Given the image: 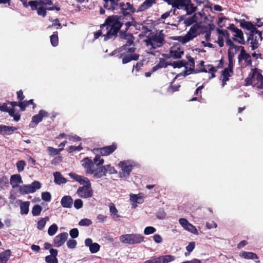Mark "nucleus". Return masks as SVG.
I'll use <instances>...</instances> for the list:
<instances>
[{"instance_id":"obj_1","label":"nucleus","mask_w":263,"mask_h":263,"mask_svg":"<svg viewBox=\"0 0 263 263\" xmlns=\"http://www.w3.org/2000/svg\"><path fill=\"white\" fill-rule=\"evenodd\" d=\"M187 61L182 60V67H184V70L182 72V75L185 77L192 72L196 73L200 72H208L211 75L209 77V79L216 77L215 74L216 72V68L212 65H204V62L201 61L199 64L197 65V68L195 69V62L193 58L187 55L186 56Z\"/></svg>"},{"instance_id":"obj_2","label":"nucleus","mask_w":263,"mask_h":263,"mask_svg":"<svg viewBox=\"0 0 263 263\" xmlns=\"http://www.w3.org/2000/svg\"><path fill=\"white\" fill-rule=\"evenodd\" d=\"M121 20V16H109L106 20L105 24L101 26V30L95 33V39H97L102 35L104 37V40L106 41L116 35L122 25Z\"/></svg>"},{"instance_id":"obj_3","label":"nucleus","mask_w":263,"mask_h":263,"mask_svg":"<svg viewBox=\"0 0 263 263\" xmlns=\"http://www.w3.org/2000/svg\"><path fill=\"white\" fill-rule=\"evenodd\" d=\"M68 175L76 181L83 184V186L79 187L77 191V194L79 197L86 199L92 196L93 191L91 187V184L87 177L74 173H70Z\"/></svg>"},{"instance_id":"obj_4","label":"nucleus","mask_w":263,"mask_h":263,"mask_svg":"<svg viewBox=\"0 0 263 263\" xmlns=\"http://www.w3.org/2000/svg\"><path fill=\"white\" fill-rule=\"evenodd\" d=\"M133 37L130 34L126 35V43L121 47V50L125 51L123 53L125 55L122 59L123 64L127 63L132 60L138 59L139 55L134 53L135 48L134 47H130L133 44Z\"/></svg>"},{"instance_id":"obj_5","label":"nucleus","mask_w":263,"mask_h":263,"mask_svg":"<svg viewBox=\"0 0 263 263\" xmlns=\"http://www.w3.org/2000/svg\"><path fill=\"white\" fill-rule=\"evenodd\" d=\"M146 46L149 49H155L161 47L164 43V36L161 32L151 33L144 40Z\"/></svg>"},{"instance_id":"obj_6","label":"nucleus","mask_w":263,"mask_h":263,"mask_svg":"<svg viewBox=\"0 0 263 263\" xmlns=\"http://www.w3.org/2000/svg\"><path fill=\"white\" fill-rule=\"evenodd\" d=\"M246 85H252L254 86L263 89V76L258 72L256 67L252 68L249 76L246 79Z\"/></svg>"},{"instance_id":"obj_7","label":"nucleus","mask_w":263,"mask_h":263,"mask_svg":"<svg viewBox=\"0 0 263 263\" xmlns=\"http://www.w3.org/2000/svg\"><path fill=\"white\" fill-rule=\"evenodd\" d=\"M83 162L82 165L85 168L86 173L93 174V177L96 178H100L106 175L104 166H102L98 170H96L90 159L85 158L83 160Z\"/></svg>"},{"instance_id":"obj_8","label":"nucleus","mask_w":263,"mask_h":263,"mask_svg":"<svg viewBox=\"0 0 263 263\" xmlns=\"http://www.w3.org/2000/svg\"><path fill=\"white\" fill-rule=\"evenodd\" d=\"M208 31V27L201 25L199 23H196L192 26L187 33L182 36V44H184L193 39L200 33H206Z\"/></svg>"},{"instance_id":"obj_9","label":"nucleus","mask_w":263,"mask_h":263,"mask_svg":"<svg viewBox=\"0 0 263 263\" xmlns=\"http://www.w3.org/2000/svg\"><path fill=\"white\" fill-rule=\"evenodd\" d=\"M119 239L123 243L131 245L142 242L144 240V237L139 234H127L120 236Z\"/></svg>"},{"instance_id":"obj_10","label":"nucleus","mask_w":263,"mask_h":263,"mask_svg":"<svg viewBox=\"0 0 263 263\" xmlns=\"http://www.w3.org/2000/svg\"><path fill=\"white\" fill-rule=\"evenodd\" d=\"M41 186V183L39 181H34L30 184L20 186L19 192L22 195L33 193L37 190L40 189Z\"/></svg>"},{"instance_id":"obj_11","label":"nucleus","mask_w":263,"mask_h":263,"mask_svg":"<svg viewBox=\"0 0 263 263\" xmlns=\"http://www.w3.org/2000/svg\"><path fill=\"white\" fill-rule=\"evenodd\" d=\"M240 26L243 29H246L250 31V33H257L259 35V39L261 42L262 40L261 32L258 30L252 23L246 21L245 20H240L239 21Z\"/></svg>"},{"instance_id":"obj_12","label":"nucleus","mask_w":263,"mask_h":263,"mask_svg":"<svg viewBox=\"0 0 263 263\" xmlns=\"http://www.w3.org/2000/svg\"><path fill=\"white\" fill-rule=\"evenodd\" d=\"M119 166L121 168V171L119 174L121 177L128 176L133 167L132 163L128 161L120 162L119 163Z\"/></svg>"},{"instance_id":"obj_13","label":"nucleus","mask_w":263,"mask_h":263,"mask_svg":"<svg viewBox=\"0 0 263 263\" xmlns=\"http://www.w3.org/2000/svg\"><path fill=\"white\" fill-rule=\"evenodd\" d=\"M186 15H182V21L186 26H190L197 22L202 17V14L201 12L195 13L193 15L186 17Z\"/></svg>"},{"instance_id":"obj_14","label":"nucleus","mask_w":263,"mask_h":263,"mask_svg":"<svg viewBox=\"0 0 263 263\" xmlns=\"http://www.w3.org/2000/svg\"><path fill=\"white\" fill-rule=\"evenodd\" d=\"M29 5L32 10H36L39 15L45 17L46 15L47 8H44V6L41 4V2L37 1H31L29 2Z\"/></svg>"},{"instance_id":"obj_15","label":"nucleus","mask_w":263,"mask_h":263,"mask_svg":"<svg viewBox=\"0 0 263 263\" xmlns=\"http://www.w3.org/2000/svg\"><path fill=\"white\" fill-rule=\"evenodd\" d=\"M175 259L172 255H163L158 257H151V259L145 261L143 263H168Z\"/></svg>"},{"instance_id":"obj_16","label":"nucleus","mask_w":263,"mask_h":263,"mask_svg":"<svg viewBox=\"0 0 263 263\" xmlns=\"http://www.w3.org/2000/svg\"><path fill=\"white\" fill-rule=\"evenodd\" d=\"M197 9L191 0H182V10L186 12L185 15H191L195 13Z\"/></svg>"},{"instance_id":"obj_17","label":"nucleus","mask_w":263,"mask_h":263,"mask_svg":"<svg viewBox=\"0 0 263 263\" xmlns=\"http://www.w3.org/2000/svg\"><path fill=\"white\" fill-rule=\"evenodd\" d=\"M242 60L245 61L246 66L252 67V60L250 54L246 52L244 47L242 48L240 53L238 55V61L240 63Z\"/></svg>"},{"instance_id":"obj_18","label":"nucleus","mask_w":263,"mask_h":263,"mask_svg":"<svg viewBox=\"0 0 263 263\" xmlns=\"http://www.w3.org/2000/svg\"><path fill=\"white\" fill-rule=\"evenodd\" d=\"M103 6L107 10L114 11L120 8V0H103Z\"/></svg>"},{"instance_id":"obj_19","label":"nucleus","mask_w":263,"mask_h":263,"mask_svg":"<svg viewBox=\"0 0 263 263\" xmlns=\"http://www.w3.org/2000/svg\"><path fill=\"white\" fill-rule=\"evenodd\" d=\"M259 40L260 41V39H259V35L257 33H250L247 42L251 45L252 50H254L258 48L260 45L258 42Z\"/></svg>"},{"instance_id":"obj_20","label":"nucleus","mask_w":263,"mask_h":263,"mask_svg":"<svg viewBox=\"0 0 263 263\" xmlns=\"http://www.w3.org/2000/svg\"><path fill=\"white\" fill-rule=\"evenodd\" d=\"M117 148L116 145L113 144L111 145L107 146L100 148H96L93 152L96 154H100L102 156H107L111 154Z\"/></svg>"},{"instance_id":"obj_21","label":"nucleus","mask_w":263,"mask_h":263,"mask_svg":"<svg viewBox=\"0 0 263 263\" xmlns=\"http://www.w3.org/2000/svg\"><path fill=\"white\" fill-rule=\"evenodd\" d=\"M170 57L174 59H179L181 57V44L177 43L173 46L170 51Z\"/></svg>"},{"instance_id":"obj_22","label":"nucleus","mask_w":263,"mask_h":263,"mask_svg":"<svg viewBox=\"0 0 263 263\" xmlns=\"http://www.w3.org/2000/svg\"><path fill=\"white\" fill-rule=\"evenodd\" d=\"M68 237V234L64 232L57 235L53 239L54 246L56 247L62 246L66 241Z\"/></svg>"},{"instance_id":"obj_23","label":"nucleus","mask_w":263,"mask_h":263,"mask_svg":"<svg viewBox=\"0 0 263 263\" xmlns=\"http://www.w3.org/2000/svg\"><path fill=\"white\" fill-rule=\"evenodd\" d=\"M227 46H229V49L228 53L230 52L232 54H234L235 57V54L239 51V49L242 50V48L243 47L241 46L236 45L231 39L227 40L226 41Z\"/></svg>"},{"instance_id":"obj_24","label":"nucleus","mask_w":263,"mask_h":263,"mask_svg":"<svg viewBox=\"0 0 263 263\" xmlns=\"http://www.w3.org/2000/svg\"><path fill=\"white\" fill-rule=\"evenodd\" d=\"M124 15L134 12L135 9L129 3H120V8Z\"/></svg>"},{"instance_id":"obj_25","label":"nucleus","mask_w":263,"mask_h":263,"mask_svg":"<svg viewBox=\"0 0 263 263\" xmlns=\"http://www.w3.org/2000/svg\"><path fill=\"white\" fill-rule=\"evenodd\" d=\"M182 227L186 230L194 234H198V231L196 227L189 222L185 218H182Z\"/></svg>"},{"instance_id":"obj_26","label":"nucleus","mask_w":263,"mask_h":263,"mask_svg":"<svg viewBox=\"0 0 263 263\" xmlns=\"http://www.w3.org/2000/svg\"><path fill=\"white\" fill-rule=\"evenodd\" d=\"M16 130L17 128L14 126L0 125V134L4 136L11 135Z\"/></svg>"},{"instance_id":"obj_27","label":"nucleus","mask_w":263,"mask_h":263,"mask_svg":"<svg viewBox=\"0 0 263 263\" xmlns=\"http://www.w3.org/2000/svg\"><path fill=\"white\" fill-rule=\"evenodd\" d=\"M10 183L13 188L19 186L23 183L22 177L19 174L12 175L10 177Z\"/></svg>"},{"instance_id":"obj_28","label":"nucleus","mask_w":263,"mask_h":263,"mask_svg":"<svg viewBox=\"0 0 263 263\" xmlns=\"http://www.w3.org/2000/svg\"><path fill=\"white\" fill-rule=\"evenodd\" d=\"M50 255L45 257V260L47 263H58V259L56 257L58 255V251L56 249H51L50 250Z\"/></svg>"},{"instance_id":"obj_29","label":"nucleus","mask_w":263,"mask_h":263,"mask_svg":"<svg viewBox=\"0 0 263 263\" xmlns=\"http://www.w3.org/2000/svg\"><path fill=\"white\" fill-rule=\"evenodd\" d=\"M48 116V114L47 111L44 110H41L37 115L32 117V122L37 124L42 121L43 117H47Z\"/></svg>"},{"instance_id":"obj_30","label":"nucleus","mask_w":263,"mask_h":263,"mask_svg":"<svg viewBox=\"0 0 263 263\" xmlns=\"http://www.w3.org/2000/svg\"><path fill=\"white\" fill-rule=\"evenodd\" d=\"M54 182L58 185L66 183L67 180L65 178L61 173L59 172H56L53 173Z\"/></svg>"},{"instance_id":"obj_31","label":"nucleus","mask_w":263,"mask_h":263,"mask_svg":"<svg viewBox=\"0 0 263 263\" xmlns=\"http://www.w3.org/2000/svg\"><path fill=\"white\" fill-rule=\"evenodd\" d=\"M72 202V198L70 196H65L62 198L61 204L63 207L69 208L71 206Z\"/></svg>"},{"instance_id":"obj_32","label":"nucleus","mask_w":263,"mask_h":263,"mask_svg":"<svg viewBox=\"0 0 263 263\" xmlns=\"http://www.w3.org/2000/svg\"><path fill=\"white\" fill-rule=\"evenodd\" d=\"M108 206L111 217L115 220H117L119 218L118 210L116 208L115 204L112 203H110Z\"/></svg>"},{"instance_id":"obj_33","label":"nucleus","mask_w":263,"mask_h":263,"mask_svg":"<svg viewBox=\"0 0 263 263\" xmlns=\"http://www.w3.org/2000/svg\"><path fill=\"white\" fill-rule=\"evenodd\" d=\"M239 256L247 259H258V257L256 254L251 252L242 251L240 253Z\"/></svg>"},{"instance_id":"obj_34","label":"nucleus","mask_w":263,"mask_h":263,"mask_svg":"<svg viewBox=\"0 0 263 263\" xmlns=\"http://www.w3.org/2000/svg\"><path fill=\"white\" fill-rule=\"evenodd\" d=\"M130 200L136 203H142L144 201L143 196L142 194L130 195Z\"/></svg>"},{"instance_id":"obj_35","label":"nucleus","mask_w":263,"mask_h":263,"mask_svg":"<svg viewBox=\"0 0 263 263\" xmlns=\"http://www.w3.org/2000/svg\"><path fill=\"white\" fill-rule=\"evenodd\" d=\"M20 202L21 214L22 215L27 214L29 212V207L30 205V202L29 201H22V200H20Z\"/></svg>"},{"instance_id":"obj_36","label":"nucleus","mask_w":263,"mask_h":263,"mask_svg":"<svg viewBox=\"0 0 263 263\" xmlns=\"http://www.w3.org/2000/svg\"><path fill=\"white\" fill-rule=\"evenodd\" d=\"M227 69H224L221 71V76H222V86L226 85V82L229 80V77H231L233 74V73H231L230 71Z\"/></svg>"},{"instance_id":"obj_37","label":"nucleus","mask_w":263,"mask_h":263,"mask_svg":"<svg viewBox=\"0 0 263 263\" xmlns=\"http://www.w3.org/2000/svg\"><path fill=\"white\" fill-rule=\"evenodd\" d=\"M11 255L10 250H7L0 253V263H6Z\"/></svg>"},{"instance_id":"obj_38","label":"nucleus","mask_w":263,"mask_h":263,"mask_svg":"<svg viewBox=\"0 0 263 263\" xmlns=\"http://www.w3.org/2000/svg\"><path fill=\"white\" fill-rule=\"evenodd\" d=\"M169 4L172 5L174 13L175 14L177 9H179L181 7V0H164Z\"/></svg>"},{"instance_id":"obj_39","label":"nucleus","mask_w":263,"mask_h":263,"mask_svg":"<svg viewBox=\"0 0 263 263\" xmlns=\"http://www.w3.org/2000/svg\"><path fill=\"white\" fill-rule=\"evenodd\" d=\"M236 30V31L234 32V33H235V34H234V36L239 39V40H238V42L239 43L244 45L245 44V41L244 39L243 33L242 31L238 28H237V29Z\"/></svg>"},{"instance_id":"obj_40","label":"nucleus","mask_w":263,"mask_h":263,"mask_svg":"<svg viewBox=\"0 0 263 263\" xmlns=\"http://www.w3.org/2000/svg\"><path fill=\"white\" fill-rule=\"evenodd\" d=\"M228 67L226 68L225 69H228L227 70L231 71V73H233V58H234V54L229 52L228 53Z\"/></svg>"},{"instance_id":"obj_41","label":"nucleus","mask_w":263,"mask_h":263,"mask_svg":"<svg viewBox=\"0 0 263 263\" xmlns=\"http://www.w3.org/2000/svg\"><path fill=\"white\" fill-rule=\"evenodd\" d=\"M49 219V218L48 216H46L45 217L41 219L37 222V228L40 230H42Z\"/></svg>"},{"instance_id":"obj_42","label":"nucleus","mask_w":263,"mask_h":263,"mask_svg":"<svg viewBox=\"0 0 263 263\" xmlns=\"http://www.w3.org/2000/svg\"><path fill=\"white\" fill-rule=\"evenodd\" d=\"M48 153L50 155H57L60 154L61 151L63 150L62 148L57 149L52 147L49 146L47 148Z\"/></svg>"},{"instance_id":"obj_43","label":"nucleus","mask_w":263,"mask_h":263,"mask_svg":"<svg viewBox=\"0 0 263 263\" xmlns=\"http://www.w3.org/2000/svg\"><path fill=\"white\" fill-rule=\"evenodd\" d=\"M58 230V226L56 224L53 223L48 228V234L49 236H53L57 233Z\"/></svg>"},{"instance_id":"obj_44","label":"nucleus","mask_w":263,"mask_h":263,"mask_svg":"<svg viewBox=\"0 0 263 263\" xmlns=\"http://www.w3.org/2000/svg\"><path fill=\"white\" fill-rule=\"evenodd\" d=\"M42 210V208L39 205H35L32 209V214L34 216H39Z\"/></svg>"},{"instance_id":"obj_45","label":"nucleus","mask_w":263,"mask_h":263,"mask_svg":"<svg viewBox=\"0 0 263 263\" xmlns=\"http://www.w3.org/2000/svg\"><path fill=\"white\" fill-rule=\"evenodd\" d=\"M154 3L153 0H146L140 6L141 10H144L145 9H147L148 8L152 6L153 4Z\"/></svg>"},{"instance_id":"obj_46","label":"nucleus","mask_w":263,"mask_h":263,"mask_svg":"<svg viewBox=\"0 0 263 263\" xmlns=\"http://www.w3.org/2000/svg\"><path fill=\"white\" fill-rule=\"evenodd\" d=\"M179 74H178L176 77L174 78V80L172 82V86L171 87L168 89V91L170 92H175V91H178L179 89V88H180V85H173V83H174V81L175 80V79L179 76Z\"/></svg>"},{"instance_id":"obj_47","label":"nucleus","mask_w":263,"mask_h":263,"mask_svg":"<svg viewBox=\"0 0 263 263\" xmlns=\"http://www.w3.org/2000/svg\"><path fill=\"white\" fill-rule=\"evenodd\" d=\"M105 168L106 173H108L109 174H114L117 173V171L114 168V167L111 166L110 164H107L104 165Z\"/></svg>"},{"instance_id":"obj_48","label":"nucleus","mask_w":263,"mask_h":263,"mask_svg":"<svg viewBox=\"0 0 263 263\" xmlns=\"http://www.w3.org/2000/svg\"><path fill=\"white\" fill-rule=\"evenodd\" d=\"M167 65L164 61H160L159 64L153 67L152 72H154L161 68L166 67Z\"/></svg>"},{"instance_id":"obj_49","label":"nucleus","mask_w":263,"mask_h":263,"mask_svg":"<svg viewBox=\"0 0 263 263\" xmlns=\"http://www.w3.org/2000/svg\"><path fill=\"white\" fill-rule=\"evenodd\" d=\"M82 149V147L81 146V143H80L78 146L71 145L69 146L67 149V151L71 153L76 151H80Z\"/></svg>"},{"instance_id":"obj_50","label":"nucleus","mask_w":263,"mask_h":263,"mask_svg":"<svg viewBox=\"0 0 263 263\" xmlns=\"http://www.w3.org/2000/svg\"><path fill=\"white\" fill-rule=\"evenodd\" d=\"M100 246L97 243H93L91 246H90L89 250L92 253H96L100 250Z\"/></svg>"},{"instance_id":"obj_51","label":"nucleus","mask_w":263,"mask_h":263,"mask_svg":"<svg viewBox=\"0 0 263 263\" xmlns=\"http://www.w3.org/2000/svg\"><path fill=\"white\" fill-rule=\"evenodd\" d=\"M16 167H17L18 172H21L24 170V167L26 166V162L24 160H20V161H18L16 163Z\"/></svg>"},{"instance_id":"obj_52","label":"nucleus","mask_w":263,"mask_h":263,"mask_svg":"<svg viewBox=\"0 0 263 263\" xmlns=\"http://www.w3.org/2000/svg\"><path fill=\"white\" fill-rule=\"evenodd\" d=\"M42 199L43 200L49 202L51 199V196L49 192H45L42 193Z\"/></svg>"},{"instance_id":"obj_53","label":"nucleus","mask_w":263,"mask_h":263,"mask_svg":"<svg viewBox=\"0 0 263 263\" xmlns=\"http://www.w3.org/2000/svg\"><path fill=\"white\" fill-rule=\"evenodd\" d=\"M195 247V242H190L189 244L186 246V249L187 251V253H185V255L187 256L194 249Z\"/></svg>"},{"instance_id":"obj_54","label":"nucleus","mask_w":263,"mask_h":263,"mask_svg":"<svg viewBox=\"0 0 263 263\" xmlns=\"http://www.w3.org/2000/svg\"><path fill=\"white\" fill-rule=\"evenodd\" d=\"M50 42L53 46H57L59 43L58 35L55 34H52L50 36Z\"/></svg>"},{"instance_id":"obj_55","label":"nucleus","mask_w":263,"mask_h":263,"mask_svg":"<svg viewBox=\"0 0 263 263\" xmlns=\"http://www.w3.org/2000/svg\"><path fill=\"white\" fill-rule=\"evenodd\" d=\"M92 223L91 220L85 218L80 221L79 224L81 226H88Z\"/></svg>"},{"instance_id":"obj_56","label":"nucleus","mask_w":263,"mask_h":263,"mask_svg":"<svg viewBox=\"0 0 263 263\" xmlns=\"http://www.w3.org/2000/svg\"><path fill=\"white\" fill-rule=\"evenodd\" d=\"M156 230L153 227H146L144 230V233L145 235H149L156 232Z\"/></svg>"},{"instance_id":"obj_57","label":"nucleus","mask_w":263,"mask_h":263,"mask_svg":"<svg viewBox=\"0 0 263 263\" xmlns=\"http://www.w3.org/2000/svg\"><path fill=\"white\" fill-rule=\"evenodd\" d=\"M77 242L76 240L73 239H69L67 242V246L69 249H73L77 246Z\"/></svg>"},{"instance_id":"obj_58","label":"nucleus","mask_w":263,"mask_h":263,"mask_svg":"<svg viewBox=\"0 0 263 263\" xmlns=\"http://www.w3.org/2000/svg\"><path fill=\"white\" fill-rule=\"evenodd\" d=\"M69 234L72 238H76L79 236V231L77 228L72 229L70 231Z\"/></svg>"},{"instance_id":"obj_59","label":"nucleus","mask_w":263,"mask_h":263,"mask_svg":"<svg viewBox=\"0 0 263 263\" xmlns=\"http://www.w3.org/2000/svg\"><path fill=\"white\" fill-rule=\"evenodd\" d=\"M83 201L81 199H77L74 202V207L77 209H79L83 206Z\"/></svg>"},{"instance_id":"obj_60","label":"nucleus","mask_w":263,"mask_h":263,"mask_svg":"<svg viewBox=\"0 0 263 263\" xmlns=\"http://www.w3.org/2000/svg\"><path fill=\"white\" fill-rule=\"evenodd\" d=\"M68 137L71 142H79L81 140V138L76 135H68Z\"/></svg>"},{"instance_id":"obj_61","label":"nucleus","mask_w":263,"mask_h":263,"mask_svg":"<svg viewBox=\"0 0 263 263\" xmlns=\"http://www.w3.org/2000/svg\"><path fill=\"white\" fill-rule=\"evenodd\" d=\"M227 20V18L226 17H221L219 18L218 22V25L219 28H222L223 27L226 26V25L224 23Z\"/></svg>"},{"instance_id":"obj_62","label":"nucleus","mask_w":263,"mask_h":263,"mask_svg":"<svg viewBox=\"0 0 263 263\" xmlns=\"http://www.w3.org/2000/svg\"><path fill=\"white\" fill-rule=\"evenodd\" d=\"M93 161L96 163L97 165L99 166L104 163V160L100 158L99 156H96L94 158Z\"/></svg>"},{"instance_id":"obj_63","label":"nucleus","mask_w":263,"mask_h":263,"mask_svg":"<svg viewBox=\"0 0 263 263\" xmlns=\"http://www.w3.org/2000/svg\"><path fill=\"white\" fill-rule=\"evenodd\" d=\"M206 226L208 229H212V228H217V225L215 221H212L211 222H207L206 223Z\"/></svg>"},{"instance_id":"obj_64","label":"nucleus","mask_w":263,"mask_h":263,"mask_svg":"<svg viewBox=\"0 0 263 263\" xmlns=\"http://www.w3.org/2000/svg\"><path fill=\"white\" fill-rule=\"evenodd\" d=\"M154 240L156 243H160L162 242V238L160 235L155 234L153 236Z\"/></svg>"}]
</instances>
